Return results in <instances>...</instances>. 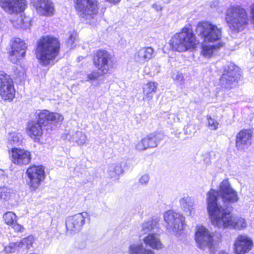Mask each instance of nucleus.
<instances>
[{
	"label": "nucleus",
	"instance_id": "7",
	"mask_svg": "<svg viewBox=\"0 0 254 254\" xmlns=\"http://www.w3.org/2000/svg\"><path fill=\"white\" fill-rule=\"evenodd\" d=\"M73 6L79 18L91 20L99 13L100 2L99 0H73Z\"/></svg>",
	"mask_w": 254,
	"mask_h": 254
},
{
	"label": "nucleus",
	"instance_id": "34",
	"mask_svg": "<svg viewBox=\"0 0 254 254\" xmlns=\"http://www.w3.org/2000/svg\"><path fill=\"white\" fill-rule=\"evenodd\" d=\"M10 135L11 137L9 141L11 143H17L18 145L22 144V135L20 133L12 132Z\"/></svg>",
	"mask_w": 254,
	"mask_h": 254
},
{
	"label": "nucleus",
	"instance_id": "27",
	"mask_svg": "<svg viewBox=\"0 0 254 254\" xmlns=\"http://www.w3.org/2000/svg\"><path fill=\"white\" fill-rule=\"evenodd\" d=\"M13 14H17L24 11L27 8V2L26 0H13Z\"/></svg>",
	"mask_w": 254,
	"mask_h": 254
},
{
	"label": "nucleus",
	"instance_id": "38",
	"mask_svg": "<svg viewBox=\"0 0 254 254\" xmlns=\"http://www.w3.org/2000/svg\"><path fill=\"white\" fill-rule=\"evenodd\" d=\"M106 1H107L110 3L113 4H116L119 3L121 0H105Z\"/></svg>",
	"mask_w": 254,
	"mask_h": 254
},
{
	"label": "nucleus",
	"instance_id": "11",
	"mask_svg": "<svg viewBox=\"0 0 254 254\" xmlns=\"http://www.w3.org/2000/svg\"><path fill=\"white\" fill-rule=\"evenodd\" d=\"M10 49L9 53L10 60L13 63L16 64L24 58L27 47L24 41L15 38L11 41Z\"/></svg>",
	"mask_w": 254,
	"mask_h": 254
},
{
	"label": "nucleus",
	"instance_id": "1",
	"mask_svg": "<svg viewBox=\"0 0 254 254\" xmlns=\"http://www.w3.org/2000/svg\"><path fill=\"white\" fill-rule=\"evenodd\" d=\"M207 209L213 225L218 227H232L242 229L246 227V220L241 217H234L230 210L217 203V192L210 189L207 193Z\"/></svg>",
	"mask_w": 254,
	"mask_h": 254
},
{
	"label": "nucleus",
	"instance_id": "4",
	"mask_svg": "<svg viewBox=\"0 0 254 254\" xmlns=\"http://www.w3.org/2000/svg\"><path fill=\"white\" fill-rule=\"evenodd\" d=\"M93 64L98 69L87 74L88 80H96L101 76L110 74L112 69L116 67V62L111 53L105 49L97 50L92 58Z\"/></svg>",
	"mask_w": 254,
	"mask_h": 254
},
{
	"label": "nucleus",
	"instance_id": "6",
	"mask_svg": "<svg viewBox=\"0 0 254 254\" xmlns=\"http://www.w3.org/2000/svg\"><path fill=\"white\" fill-rule=\"evenodd\" d=\"M225 20L229 28L233 31H241L248 25L250 16L246 9L239 5L228 7L226 11Z\"/></svg>",
	"mask_w": 254,
	"mask_h": 254
},
{
	"label": "nucleus",
	"instance_id": "32",
	"mask_svg": "<svg viewBox=\"0 0 254 254\" xmlns=\"http://www.w3.org/2000/svg\"><path fill=\"white\" fill-rule=\"evenodd\" d=\"M156 222L153 220H150L144 222L142 224V230L144 231V234L153 230L156 226Z\"/></svg>",
	"mask_w": 254,
	"mask_h": 254
},
{
	"label": "nucleus",
	"instance_id": "3",
	"mask_svg": "<svg viewBox=\"0 0 254 254\" xmlns=\"http://www.w3.org/2000/svg\"><path fill=\"white\" fill-rule=\"evenodd\" d=\"M61 50L59 38L48 34L41 36L36 41L34 54L40 65L47 66L60 55Z\"/></svg>",
	"mask_w": 254,
	"mask_h": 254
},
{
	"label": "nucleus",
	"instance_id": "25",
	"mask_svg": "<svg viewBox=\"0 0 254 254\" xmlns=\"http://www.w3.org/2000/svg\"><path fill=\"white\" fill-rule=\"evenodd\" d=\"M224 44L222 42L214 45H203L201 47L200 54L204 58L210 59L214 55L216 51L223 47Z\"/></svg>",
	"mask_w": 254,
	"mask_h": 254
},
{
	"label": "nucleus",
	"instance_id": "33",
	"mask_svg": "<svg viewBox=\"0 0 254 254\" xmlns=\"http://www.w3.org/2000/svg\"><path fill=\"white\" fill-rule=\"evenodd\" d=\"M207 127L211 130H216L218 128L219 123L213 119L211 116H206Z\"/></svg>",
	"mask_w": 254,
	"mask_h": 254
},
{
	"label": "nucleus",
	"instance_id": "5",
	"mask_svg": "<svg viewBox=\"0 0 254 254\" xmlns=\"http://www.w3.org/2000/svg\"><path fill=\"white\" fill-rule=\"evenodd\" d=\"M199 43L192 29L186 26L175 34L169 42L171 48L179 52L195 51Z\"/></svg>",
	"mask_w": 254,
	"mask_h": 254
},
{
	"label": "nucleus",
	"instance_id": "9",
	"mask_svg": "<svg viewBox=\"0 0 254 254\" xmlns=\"http://www.w3.org/2000/svg\"><path fill=\"white\" fill-rule=\"evenodd\" d=\"M26 175L27 185L31 190L35 191L45 180V168L42 165H31L26 169Z\"/></svg>",
	"mask_w": 254,
	"mask_h": 254
},
{
	"label": "nucleus",
	"instance_id": "37",
	"mask_svg": "<svg viewBox=\"0 0 254 254\" xmlns=\"http://www.w3.org/2000/svg\"><path fill=\"white\" fill-rule=\"evenodd\" d=\"M149 181V178L146 175L142 176L139 179V182L141 184H146Z\"/></svg>",
	"mask_w": 254,
	"mask_h": 254
},
{
	"label": "nucleus",
	"instance_id": "2",
	"mask_svg": "<svg viewBox=\"0 0 254 254\" xmlns=\"http://www.w3.org/2000/svg\"><path fill=\"white\" fill-rule=\"evenodd\" d=\"M36 120L29 121L25 127L27 135L34 142L39 143L44 134V130L52 129V123L58 124L63 122L62 115L48 110H41L36 113Z\"/></svg>",
	"mask_w": 254,
	"mask_h": 254
},
{
	"label": "nucleus",
	"instance_id": "10",
	"mask_svg": "<svg viewBox=\"0 0 254 254\" xmlns=\"http://www.w3.org/2000/svg\"><path fill=\"white\" fill-rule=\"evenodd\" d=\"M15 89L10 75L0 70V96L3 100L12 101L15 97Z\"/></svg>",
	"mask_w": 254,
	"mask_h": 254
},
{
	"label": "nucleus",
	"instance_id": "29",
	"mask_svg": "<svg viewBox=\"0 0 254 254\" xmlns=\"http://www.w3.org/2000/svg\"><path fill=\"white\" fill-rule=\"evenodd\" d=\"M3 219L4 223L9 227L16 221H18V217L14 213L7 211L3 214Z\"/></svg>",
	"mask_w": 254,
	"mask_h": 254
},
{
	"label": "nucleus",
	"instance_id": "36",
	"mask_svg": "<svg viewBox=\"0 0 254 254\" xmlns=\"http://www.w3.org/2000/svg\"><path fill=\"white\" fill-rule=\"evenodd\" d=\"M9 227H10L15 232L17 233H22L24 230V227L21 224L18 223L17 221L13 223Z\"/></svg>",
	"mask_w": 254,
	"mask_h": 254
},
{
	"label": "nucleus",
	"instance_id": "20",
	"mask_svg": "<svg viewBox=\"0 0 254 254\" xmlns=\"http://www.w3.org/2000/svg\"><path fill=\"white\" fill-rule=\"evenodd\" d=\"M33 5L40 16L51 17L54 14V4L50 0H37Z\"/></svg>",
	"mask_w": 254,
	"mask_h": 254
},
{
	"label": "nucleus",
	"instance_id": "26",
	"mask_svg": "<svg viewBox=\"0 0 254 254\" xmlns=\"http://www.w3.org/2000/svg\"><path fill=\"white\" fill-rule=\"evenodd\" d=\"M129 254H154V253L150 249L143 248L142 244H131L128 248Z\"/></svg>",
	"mask_w": 254,
	"mask_h": 254
},
{
	"label": "nucleus",
	"instance_id": "23",
	"mask_svg": "<svg viewBox=\"0 0 254 254\" xmlns=\"http://www.w3.org/2000/svg\"><path fill=\"white\" fill-rule=\"evenodd\" d=\"M158 83L156 82L149 81L142 87L143 97V100L150 101L152 100L153 95L156 92Z\"/></svg>",
	"mask_w": 254,
	"mask_h": 254
},
{
	"label": "nucleus",
	"instance_id": "17",
	"mask_svg": "<svg viewBox=\"0 0 254 254\" xmlns=\"http://www.w3.org/2000/svg\"><path fill=\"white\" fill-rule=\"evenodd\" d=\"M195 241L201 249L206 247L211 249L213 245V237L203 226H199L195 233Z\"/></svg>",
	"mask_w": 254,
	"mask_h": 254
},
{
	"label": "nucleus",
	"instance_id": "35",
	"mask_svg": "<svg viewBox=\"0 0 254 254\" xmlns=\"http://www.w3.org/2000/svg\"><path fill=\"white\" fill-rule=\"evenodd\" d=\"M110 172L112 177L119 176L124 173V169L121 164H118L114 166L113 169L111 170Z\"/></svg>",
	"mask_w": 254,
	"mask_h": 254
},
{
	"label": "nucleus",
	"instance_id": "19",
	"mask_svg": "<svg viewBox=\"0 0 254 254\" xmlns=\"http://www.w3.org/2000/svg\"><path fill=\"white\" fill-rule=\"evenodd\" d=\"M86 215V212H81L69 217L65 222L67 231L71 232L80 230L85 224Z\"/></svg>",
	"mask_w": 254,
	"mask_h": 254
},
{
	"label": "nucleus",
	"instance_id": "14",
	"mask_svg": "<svg viewBox=\"0 0 254 254\" xmlns=\"http://www.w3.org/2000/svg\"><path fill=\"white\" fill-rule=\"evenodd\" d=\"M163 217L168 226L177 232L183 230L185 226V217L183 215L173 210L166 211Z\"/></svg>",
	"mask_w": 254,
	"mask_h": 254
},
{
	"label": "nucleus",
	"instance_id": "12",
	"mask_svg": "<svg viewBox=\"0 0 254 254\" xmlns=\"http://www.w3.org/2000/svg\"><path fill=\"white\" fill-rule=\"evenodd\" d=\"M253 248V241L247 235H239L235 239L233 245L234 254H247Z\"/></svg>",
	"mask_w": 254,
	"mask_h": 254
},
{
	"label": "nucleus",
	"instance_id": "39",
	"mask_svg": "<svg viewBox=\"0 0 254 254\" xmlns=\"http://www.w3.org/2000/svg\"><path fill=\"white\" fill-rule=\"evenodd\" d=\"M175 79L178 80L182 81L184 80V77L182 74H178L176 75Z\"/></svg>",
	"mask_w": 254,
	"mask_h": 254
},
{
	"label": "nucleus",
	"instance_id": "28",
	"mask_svg": "<svg viewBox=\"0 0 254 254\" xmlns=\"http://www.w3.org/2000/svg\"><path fill=\"white\" fill-rule=\"evenodd\" d=\"M154 50L151 47H146L141 48L138 52V56L139 58L147 61L153 57Z\"/></svg>",
	"mask_w": 254,
	"mask_h": 254
},
{
	"label": "nucleus",
	"instance_id": "8",
	"mask_svg": "<svg viewBox=\"0 0 254 254\" xmlns=\"http://www.w3.org/2000/svg\"><path fill=\"white\" fill-rule=\"evenodd\" d=\"M195 29L198 35L204 42L214 43L221 39V29L211 22L200 21L197 23Z\"/></svg>",
	"mask_w": 254,
	"mask_h": 254
},
{
	"label": "nucleus",
	"instance_id": "15",
	"mask_svg": "<svg viewBox=\"0 0 254 254\" xmlns=\"http://www.w3.org/2000/svg\"><path fill=\"white\" fill-rule=\"evenodd\" d=\"M163 134L159 132L151 133L136 143L135 149L138 151H142L148 148L155 147L163 139Z\"/></svg>",
	"mask_w": 254,
	"mask_h": 254
},
{
	"label": "nucleus",
	"instance_id": "31",
	"mask_svg": "<svg viewBox=\"0 0 254 254\" xmlns=\"http://www.w3.org/2000/svg\"><path fill=\"white\" fill-rule=\"evenodd\" d=\"M12 191L8 188L5 187L0 188V199L9 200L12 198Z\"/></svg>",
	"mask_w": 254,
	"mask_h": 254
},
{
	"label": "nucleus",
	"instance_id": "13",
	"mask_svg": "<svg viewBox=\"0 0 254 254\" xmlns=\"http://www.w3.org/2000/svg\"><path fill=\"white\" fill-rule=\"evenodd\" d=\"M220 196L225 203H234L239 200L237 193L231 186L227 179L223 180L219 184L218 191Z\"/></svg>",
	"mask_w": 254,
	"mask_h": 254
},
{
	"label": "nucleus",
	"instance_id": "40",
	"mask_svg": "<svg viewBox=\"0 0 254 254\" xmlns=\"http://www.w3.org/2000/svg\"><path fill=\"white\" fill-rule=\"evenodd\" d=\"M3 175V171L0 169V178Z\"/></svg>",
	"mask_w": 254,
	"mask_h": 254
},
{
	"label": "nucleus",
	"instance_id": "41",
	"mask_svg": "<svg viewBox=\"0 0 254 254\" xmlns=\"http://www.w3.org/2000/svg\"><path fill=\"white\" fill-rule=\"evenodd\" d=\"M220 254H228L225 252H222Z\"/></svg>",
	"mask_w": 254,
	"mask_h": 254
},
{
	"label": "nucleus",
	"instance_id": "21",
	"mask_svg": "<svg viewBox=\"0 0 254 254\" xmlns=\"http://www.w3.org/2000/svg\"><path fill=\"white\" fill-rule=\"evenodd\" d=\"M35 238L32 235H30L20 240L19 242H16L9 244L6 248V251L9 253L14 252L17 249L26 248L29 249L33 247V244L35 242Z\"/></svg>",
	"mask_w": 254,
	"mask_h": 254
},
{
	"label": "nucleus",
	"instance_id": "24",
	"mask_svg": "<svg viewBox=\"0 0 254 254\" xmlns=\"http://www.w3.org/2000/svg\"><path fill=\"white\" fill-rule=\"evenodd\" d=\"M145 245L153 249L159 250L163 248V245L156 233H150L143 239Z\"/></svg>",
	"mask_w": 254,
	"mask_h": 254
},
{
	"label": "nucleus",
	"instance_id": "18",
	"mask_svg": "<svg viewBox=\"0 0 254 254\" xmlns=\"http://www.w3.org/2000/svg\"><path fill=\"white\" fill-rule=\"evenodd\" d=\"M11 160L15 165L22 166L29 164L31 160V154L30 151L17 147L10 149Z\"/></svg>",
	"mask_w": 254,
	"mask_h": 254
},
{
	"label": "nucleus",
	"instance_id": "16",
	"mask_svg": "<svg viewBox=\"0 0 254 254\" xmlns=\"http://www.w3.org/2000/svg\"><path fill=\"white\" fill-rule=\"evenodd\" d=\"M254 136L252 128H243L237 133L235 146L238 150H244L251 145Z\"/></svg>",
	"mask_w": 254,
	"mask_h": 254
},
{
	"label": "nucleus",
	"instance_id": "30",
	"mask_svg": "<svg viewBox=\"0 0 254 254\" xmlns=\"http://www.w3.org/2000/svg\"><path fill=\"white\" fill-rule=\"evenodd\" d=\"M13 0H0V6L6 12L12 14Z\"/></svg>",
	"mask_w": 254,
	"mask_h": 254
},
{
	"label": "nucleus",
	"instance_id": "22",
	"mask_svg": "<svg viewBox=\"0 0 254 254\" xmlns=\"http://www.w3.org/2000/svg\"><path fill=\"white\" fill-rule=\"evenodd\" d=\"M236 73L233 70H225L220 78V81L227 89H231L238 82Z\"/></svg>",
	"mask_w": 254,
	"mask_h": 254
}]
</instances>
